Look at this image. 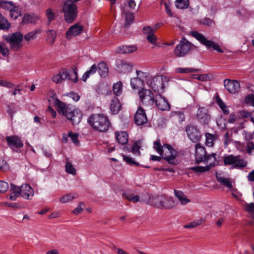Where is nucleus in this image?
Segmentation results:
<instances>
[{
  "instance_id": "obj_1",
  "label": "nucleus",
  "mask_w": 254,
  "mask_h": 254,
  "mask_svg": "<svg viewBox=\"0 0 254 254\" xmlns=\"http://www.w3.org/2000/svg\"><path fill=\"white\" fill-rule=\"evenodd\" d=\"M53 98L54 99V104L60 115L66 117L72 125H77L80 122L82 114L79 109L73 108L71 105L63 102L58 98H55L54 95Z\"/></svg>"
},
{
  "instance_id": "obj_2",
  "label": "nucleus",
  "mask_w": 254,
  "mask_h": 254,
  "mask_svg": "<svg viewBox=\"0 0 254 254\" xmlns=\"http://www.w3.org/2000/svg\"><path fill=\"white\" fill-rule=\"evenodd\" d=\"M88 123L93 129L99 132H106L111 126V123L107 116L102 114L91 115Z\"/></svg>"
},
{
  "instance_id": "obj_3",
  "label": "nucleus",
  "mask_w": 254,
  "mask_h": 254,
  "mask_svg": "<svg viewBox=\"0 0 254 254\" xmlns=\"http://www.w3.org/2000/svg\"><path fill=\"white\" fill-rule=\"evenodd\" d=\"M149 202L152 205L161 209H172L178 203L172 197L165 195H158L150 198Z\"/></svg>"
},
{
  "instance_id": "obj_4",
  "label": "nucleus",
  "mask_w": 254,
  "mask_h": 254,
  "mask_svg": "<svg viewBox=\"0 0 254 254\" xmlns=\"http://www.w3.org/2000/svg\"><path fill=\"white\" fill-rule=\"evenodd\" d=\"M62 11L64 13V18L68 23H73L76 19L78 14L77 7L72 0H66L64 3Z\"/></svg>"
},
{
  "instance_id": "obj_5",
  "label": "nucleus",
  "mask_w": 254,
  "mask_h": 254,
  "mask_svg": "<svg viewBox=\"0 0 254 254\" xmlns=\"http://www.w3.org/2000/svg\"><path fill=\"white\" fill-rule=\"evenodd\" d=\"M2 38L10 44V48L12 51H18L23 47L21 42L24 37L20 32H16L8 35H3Z\"/></svg>"
},
{
  "instance_id": "obj_6",
  "label": "nucleus",
  "mask_w": 254,
  "mask_h": 254,
  "mask_svg": "<svg viewBox=\"0 0 254 254\" xmlns=\"http://www.w3.org/2000/svg\"><path fill=\"white\" fill-rule=\"evenodd\" d=\"M192 46L193 45L185 37H183L174 50L175 55L177 57L186 56L189 53Z\"/></svg>"
},
{
  "instance_id": "obj_7",
  "label": "nucleus",
  "mask_w": 254,
  "mask_h": 254,
  "mask_svg": "<svg viewBox=\"0 0 254 254\" xmlns=\"http://www.w3.org/2000/svg\"><path fill=\"white\" fill-rule=\"evenodd\" d=\"M163 148V154L161 155L162 158L170 164L176 165L177 163L175 159L178 155L177 151L169 144H164Z\"/></svg>"
},
{
  "instance_id": "obj_8",
  "label": "nucleus",
  "mask_w": 254,
  "mask_h": 254,
  "mask_svg": "<svg viewBox=\"0 0 254 254\" xmlns=\"http://www.w3.org/2000/svg\"><path fill=\"white\" fill-rule=\"evenodd\" d=\"M185 130L188 137L191 141L197 143L200 141L202 134L197 126L188 125L186 126Z\"/></svg>"
},
{
  "instance_id": "obj_9",
  "label": "nucleus",
  "mask_w": 254,
  "mask_h": 254,
  "mask_svg": "<svg viewBox=\"0 0 254 254\" xmlns=\"http://www.w3.org/2000/svg\"><path fill=\"white\" fill-rule=\"evenodd\" d=\"M147 85L155 93L163 92L165 86L163 79L159 76H155L151 79L150 81L148 80Z\"/></svg>"
},
{
  "instance_id": "obj_10",
  "label": "nucleus",
  "mask_w": 254,
  "mask_h": 254,
  "mask_svg": "<svg viewBox=\"0 0 254 254\" xmlns=\"http://www.w3.org/2000/svg\"><path fill=\"white\" fill-rule=\"evenodd\" d=\"M138 95L140 101L143 104H153V100L155 98L151 90L142 88L138 91Z\"/></svg>"
},
{
  "instance_id": "obj_11",
  "label": "nucleus",
  "mask_w": 254,
  "mask_h": 254,
  "mask_svg": "<svg viewBox=\"0 0 254 254\" xmlns=\"http://www.w3.org/2000/svg\"><path fill=\"white\" fill-rule=\"evenodd\" d=\"M154 103L157 108L160 110L168 111L170 109V105L168 100L160 94L155 96L153 100V104Z\"/></svg>"
},
{
  "instance_id": "obj_12",
  "label": "nucleus",
  "mask_w": 254,
  "mask_h": 254,
  "mask_svg": "<svg viewBox=\"0 0 254 254\" xmlns=\"http://www.w3.org/2000/svg\"><path fill=\"white\" fill-rule=\"evenodd\" d=\"M196 118L200 124L205 125L209 123L211 118L208 109L204 107H200L197 110Z\"/></svg>"
},
{
  "instance_id": "obj_13",
  "label": "nucleus",
  "mask_w": 254,
  "mask_h": 254,
  "mask_svg": "<svg viewBox=\"0 0 254 254\" xmlns=\"http://www.w3.org/2000/svg\"><path fill=\"white\" fill-rule=\"evenodd\" d=\"M5 140L8 146L12 150L20 148L23 146V143L19 136L17 135H10L6 136Z\"/></svg>"
},
{
  "instance_id": "obj_14",
  "label": "nucleus",
  "mask_w": 254,
  "mask_h": 254,
  "mask_svg": "<svg viewBox=\"0 0 254 254\" xmlns=\"http://www.w3.org/2000/svg\"><path fill=\"white\" fill-rule=\"evenodd\" d=\"M224 85L226 89L231 94L238 93L240 88V85L236 80L226 79L224 80Z\"/></svg>"
},
{
  "instance_id": "obj_15",
  "label": "nucleus",
  "mask_w": 254,
  "mask_h": 254,
  "mask_svg": "<svg viewBox=\"0 0 254 254\" xmlns=\"http://www.w3.org/2000/svg\"><path fill=\"white\" fill-rule=\"evenodd\" d=\"M206 156V152L204 147L201 146L199 143L195 145V163L199 164L202 161L205 162V158Z\"/></svg>"
},
{
  "instance_id": "obj_16",
  "label": "nucleus",
  "mask_w": 254,
  "mask_h": 254,
  "mask_svg": "<svg viewBox=\"0 0 254 254\" xmlns=\"http://www.w3.org/2000/svg\"><path fill=\"white\" fill-rule=\"evenodd\" d=\"M147 121L145 110L141 107H139L134 115V122L138 125H142Z\"/></svg>"
},
{
  "instance_id": "obj_17",
  "label": "nucleus",
  "mask_w": 254,
  "mask_h": 254,
  "mask_svg": "<svg viewBox=\"0 0 254 254\" xmlns=\"http://www.w3.org/2000/svg\"><path fill=\"white\" fill-rule=\"evenodd\" d=\"M83 30V26L78 23H76L71 26L66 32V38L70 39L71 36H76L80 34Z\"/></svg>"
},
{
  "instance_id": "obj_18",
  "label": "nucleus",
  "mask_w": 254,
  "mask_h": 254,
  "mask_svg": "<svg viewBox=\"0 0 254 254\" xmlns=\"http://www.w3.org/2000/svg\"><path fill=\"white\" fill-rule=\"evenodd\" d=\"M116 64L121 72L128 73L132 68V65L126 61L122 60H118L116 61Z\"/></svg>"
},
{
  "instance_id": "obj_19",
  "label": "nucleus",
  "mask_w": 254,
  "mask_h": 254,
  "mask_svg": "<svg viewBox=\"0 0 254 254\" xmlns=\"http://www.w3.org/2000/svg\"><path fill=\"white\" fill-rule=\"evenodd\" d=\"M110 108L112 114L116 115L122 109V105L117 97H114L111 101Z\"/></svg>"
},
{
  "instance_id": "obj_20",
  "label": "nucleus",
  "mask_w": 254,
  "mask_h": 254,
  "mask_svg": "<svg viewBox=\"0 0 254 254\" xmlns=\"http://www.w3.org/2000/svg\"><path fill=\"white\" fill-rule=\"evenodd\" d=\"M34 191L31 186L27 184L22 185L21 196L27 199H30V197L33 196Z\"/></svg>"
},
{
  "instance_id": "obj_21",
  "label": "nucleus",
  "mask_w": 254,
  "mask_h": 254,
  "mask_svg": "<svg viewBox=\"0 0 254 254\" xmlns=\"http://www.w3.org/2000/svg\"><path fill=\"white\" fill-rule=\"evenodd\" d=\"M136 50V46L123 45L118 47L116 50V52L120 54H127L135 52Z\"/></svg>"
},
{
  "instance_id": "obj_22",
  "label": "nucleus",
  "mask_w": 254,
  "mask_h": 254,
  "mask_svg": "<svg viewBox=\"0 0 254 254\" xmlns=\"http://www.w3.org/2000/svg\"><path fill=\"white\" fill-rule=\"evenodd\" d=\"M97 66L98 73L102 77H105L108 75V67L105 62H100Z\"/></svg>"
},
{
  "instance_id": "obj_23",
  "label": "nucleus",
  "mask_w": 254,
  "mask_h": 254,
  "mask_svg": "<svg viewBox=\"0 0 254 254\" xmlns=\"http://www.w3.org/2000/svg\"><path fill=\"white\" fill-rule=\"evenodd\" d=\"M116 138L118 143L122 145L127 144L128 140V134L126 131L116 132Z\"/></svg>"
},
{
  "instance_id": "obj_24",
  "label": "nucleus",
  "mask_w": 254,
  "mask_h": 254,
  "mask_svg": "<svg viewBox=\"0 0 254 254\" xmlns=\"http://www.w3.org/2000/svg\"><path fill=\"white\" fill-rule=\"evenodd\" d=\"M130 85L133 89L138 90L140 88H143L144 82L140 77H136L131 78Z\"/></svg>"
},
{
  "instance_id": "obj_25",
  "label": "nucleus",
  "mask_w": 254,
  "mask_h": 254,
  "mask_svg": "<svg viewBox=\"0 0 254 254\" xmlns=\"http://www.w3.org/2000/svg\"><path fill=\"white\" fill-rule=\"evenodd\" d=\"M174 195L178 198L182 205H186L190 202V200L187 197L186 195L181 190H175Z\"/></svg>"
},
{
  "instance_id": "obj_26",
  "label": "nucleus",
  "mask_w": 254,
  "mask_h": 254,
  "mask_svg": "<svg viewBox=\"0 0 254 254\" xmlns=\"http://www.w3.org/2000/svg\"><path fill=\"white\" fill-rule=\"evenodd\" d=\"M38 17L34 14L25 13L22 18V23L23 24L35 23Z\"/></svg>"
},
{
  "instance_id": "obj_27",
  "label": "nucleus",
  "mask_w": 254,
  "mask_h": 254,
  "mask_svg": "<svg viewBox=\"0 0 254 254\" xmlns=\"http://www.w3.org/2000/svg\"><path fill=\"white\" fill-rule=\"evenodd\" d=\"M9 11L10 12V17L14 20L21 15V8L19 7V5H16L14 3L9 9Z\"/></svg>"
},
{
  "instance_id": "obj_28",
  "label": "nucleus",
  "mask_w": 254,
  "mask_h": 254,
  "mask_svg": "<svg viewBox=\"0 0 254 254\" xmlns=\"http://www.w3.org/2000/svg\"><path fill=\"white\" fill-rule=\"evenodd\" d=\"M47 37L46 39L48 44L53 45L55 42L57 37V32L54 30H49L47 32Z\"/></svg>"
},
{
  "instance_id": "obj_29",
  "label": "nucleus",
  "mask_w": 254,
  "mask_h": 254,
  "mask_svg": "<svg viewBox=\"0 0 254 254\" xmlns=\"http://www.w3.org/2000/svg\"><path fill=\"white\" fill-rule=\"evenodd\" d=\"M97 71V66L94 64H93L90 69L86 71L81 77V80L85 82L87 79L90 77V75L94 74Z\"/></svg>"
},
{
  "instance_id": "obj_30",
  "label": "nucleus",
  "mask_w": 254,
  "mask_h": 254,
  "mask_svg": "<svg viewBox=\"0 0 254 254\" xmlns=\"http://www.w3.org/2000/svg\"><path fill=\"white\" fill-rule=\"evenodd\" d=\"M240 158V156H234L232 154L226 156L224 157L223 162L225 166L234 165L236 163V158Z\"/></svg>"
},
{
  "instance_id": "obj_31",
  "label": "nucleus",
  "mask_w": 254,
  "mask_h": 254,
  "mask_svg": "<svg viewBox=\"0 0 254 254\" xmlns=\"http://www.w3.org/2000/svg\"><path fill=\"white\" fill-rule=\"evenodd\" d=\"M191 35L199 41L203 45H205L208 40L203 35L196 31H191Z\"/></svg>"
},
{
  "instance_id": "obj_32",
  "label": "nucleus",
  "mask_w": 254,
  "mask_h": 254,
  "mask_svg": "<svg viewBox=\"0 0 254 254\" xmlns=\"http://www.w3.org/2000/svg\"><path fill=\"white\" fill-rule=\"evenodd\" d=\"M205 46L207 47V49L212 48L213 50L217 51L219 53H223L224 52L223 50L220 48L219 45L217 43H216L212 41L208 40L205 44Z\"/></svg>"
},
{
  "instance_id": "obj_33",
  "label": "nucleus",
  "mask_w": 254,
  "mask_h": 254,
  "mask_svg": "<svg viewBox=\"0 0 254 254\" xmlns=\"http://www.w3.org/2000/svg\"><path fill=\"white\" fill-rule=\"evenodd\" d=\"M11 25L1 13H0V29L8 30L10 27Z\"/></svg>"
},
{
  "instance_id": "obj_34",
  "label": "nucleus",
  "mask_w": 254,
  "mask_h": 254,
  "mask_svg": "<svg viewBox=\"0 0 254 254\" xmlns=\"http://www.w3.org/2000/svg\"><path fill=\"white\" fill-rule=\"evenodd\" d=\"M123 84L121 81H118L113 84V91L116 95L115 97L120 96L122 93Z\"/></svg>"
},
{
  "instance_id": "obj_35",
  "label": "nucleus",
  "mask_w": 254,
  "mask_h": 254,
  "mask_svg": "<svg viewBox=\"0 0 254 254\" xmlns=\"http://www.w3.org/2000/svg\"><path fill=\"white\" fill-rule=\"evenodd\" d=\"M45 14L48 19L47 25L49 26L51 24V22L55 19L56 14L51 8H48L46 9Z\"/></svg>"
},
{
  "instance_id": "obj_36",
  "label": "nucleus",
  "mask_w": 254,
  "mask_h": 254,
  "mask_svg": "<svg viewBox=\"0 0 254 254\" xmlns=\"http://www.w3.org/2000/svg\"><path fill=\"white\" fill-rule=\"evenodd\" d=\"M217 181L220 182L221 185L227 187L231 190L232 188V185L231 181L228 178L223 177H216Z\"/></svg>"
},
{
  "instance_id": "obj_37",
  "label": "nucleus",
  "mask_w": 254,
  "mask_h": 254,
  "mask_svg": "<svg viewBox=\"0 0 254 254\" xmlns=\"http://www.w3.org/2000/svg\"><path fill=\"white\" fill-rule=\"evenodd\" d=\"M189 3V0H176L175 1L176 7L181 9L187 8Z\"/></svg>"
},
{
  "instance_id": "obj_38",
  "label": "nucleus",
  "mask_w": 254,
  "mask_h": 254,
  "mask_svg": "<svg viewBox=\"0 0 254 254\" xmlns=\"http://www.w3.org/2000/svg\"><path fill=\"white\" fill-rule=\"evenodd\" d=\"M14 3L11 1L0 0V8L9 11L13 5Z\"/></svg>"
},
{
  "instance_id": "obj_39",
  "label": "nucleus",
  "mask_w": 254,
  "mask_h": 254,
  "mask_svg": "<svg viewBox=\"0 0 254 254\" xmlns=\"http://www.w3.org/2000/svg\"><path fill=\"white\" fill-rule=\"evenodd\" d=\"M247 165V161H245L243 159H239V158H237L236 163H235L234 165L233 166H232V168L243 169Z\"/></svg>"
},
{
  "instance_id": "obj_40",
  "label": "nucleus",
  "mask_w": 254,
  "mask_h": 254,
  "mask_svg": "<svg viewBox=\"0 0 254 254\" xmlns=\"http://www.w3.org/2000/svg\"><path fill=\"white\" fill-rule=\"evenodd\" d=\"M75 198V195L73 193H69L64 195L60 198V201L62 203H66L71 201Z\"/></svg>"
},
{
  "instance_id": "obj_41",
  "label": "nucleus",
  "mask_w": 254,
  "mask_h": 254,
  "mask_svg": "<svg viewBox=\"0 0 254 254\" xmlns=\"http://www.w3.org/2000/svg\"><path fill=\"white\" fill-rule=\"evenodd\" d=\"M68 79L75 83L77 82L78 81V77L77 70L76 67L73 68V71L71 73H69Z\"/></svg>"
},
{
  "instance_id": "obj_42",
  "label": "nucleus",
  "mask_w": 254,
  "mask_h": 254,
  "mask_svg": "<svg viewBox=\"0 0 254 254\" xmlns=\"http://www.w3.org/2000/svg\"><path fill=\"white\" fill-rule=\"evenodd\" d=\"M153 148L160 155H162L163 154V145H161L159 140L154 142Z\"/></svg>"
},
{
  "instance_id": "obj_43",
  "label": "nucleus",
  "mask_w": 254,
  "mask_h": 254,
  "mask_svg": "<svg viewBox=\"0 0 254 254\" xmlns=\"http://www.w3.org/2000/svg\"><path fill=\"white\" fill-rule=\"evenodd\" d=\"M123 157L124 161H125L127 164L129 165H135L137 167L140 166V164L135 161L131 157L126 156L125 155H123Z\"/></svg>"
},
{
  "instance_id": "obj_44",
  "label": "nucleus",
  "mask_w": 254,
  "mask_h": 254,
  "mask_svg": "<svg viewBox=\"0 0 254 254\" xmlns=\"http://www.w3.org/2000/svg\"><path fill=\"white\" fill-rule=\"evenodd\" d=\"M202 222H203V220L201 219H198L196 220H194V221L191 222L190 223H189L188 224L185 225L184 227L186 228H188V229L194 228V227H196L201 225L202 224Z\"/></svg>"
},
{
  "instance_id": "obj_45",
  "label": "nucleus",
  "mask_w": 254,
  "mask_h": 254,
  "mask_svg": "<svg viewBox=\"0 0 254 254\" xmlns=\"http://www.w3.org/2000/svg\"><path fill=\"white\" fill-rule=\"evenodd\" d=\"M190 169L197 173H202L209 171L210 169V167L209 166L206 167L195 166L191 167Z\"/></svg>"
},
{
  "instance_id": "obj_46",
  "label": "nucleus",
  "mask_w": 254,
  "mask_h": 254,
  "mask_svg": "<svg viewBox=\"0 0 254 254\" xmlns=\"http://www.w3.org/2000/svg\"><path fill=\"white\" fill-rule=\"evenodd\" d=\"M206 137V144L207 145L212 146L213 145V140L215 138V136L214 134L207 132L205 133Z\"/></svg>"
},
{
  "instance_id": "obj_47",
  "label": "nucleus",
  "mask_w": 254,
  "mask_h": 254,
  "mask_svg": "<svg viewBox=\"0 0 254 254\" xmlns=\"http://www.w3.org/2000/svg\"><path fill=\"white\" fill-rule=\"evenodd\" d=\"M68 136L71 138V140L75 144V145H78L79 144V141L78 138V134L73 133L72 131H70L68 132Z\"/></svg>"
},
{
  "instance_id": "obj_48",
  "label": "nucleus",
  "mask_w": 254,
  "mask_h": 254,
  "mask_svg": "<svg viewBox=\"0 0 254 254\" xmlns=\"http://www.w3.org/2000/svg\"><path fill=\"white\" fill-rule=\"evenodd\" d=\"M0 54L3 56H7L9 54V49L6 47L5 44L3 42L0 43Z\"/></svg>"
},
{
  "instance_id": "obj_49",
  "label": "nucleus",
  "mask_w": 254,
  "mask_h": 254,
  "mask_svg": "<svg viewBox=\"0 0 254 254\" xmlns=\"http://www.w3.org/2000/svg\"><path fill=\"white\" fill-rule=\"evenodd\" d=\"M65 171L70 174L75 175L76 174V170L73 167L72 164L68 161L65 165Z\"/></svg>"
},
{
  "instance_id": "obj_50",
  "label": "nucleus",
  "mask_w": 254,
  "mask_h": 254,
  "mask_svg": "<svg viewBox=\"0 0 254 254\" xmlns=\"http://www.w3.org/2000/svg\"><path fill=\"white\" fill-rule=\"evenodd\" d=\"M198 70L194 68L179 67L176 69V72L179 73H190L197 71Z\"/></svg>"
},
{
  "instance_id": "obj_51",
  "label": "nucleus",
  "mask_w": 254,
  "mask_h": 254,
  "mask_svg": "<svg viewBox=\"0 0 254 254\" xmlns=\"http://www.w3.org/2000/svg\"><path fill=\"white\" fill-rule=\"evenodd\" d=\"M38 33L37 31H32L26 34L24 37V39L27 41H30L35 38L36 34Z\"/></svg>"
},
{
  "instance_id": "obj_52",
  "label": "nucleus",
  "mask_w": 254,
  "mask_h": 254,
  "mask_svg": "<svg viewBox=\"0 0 254 254\" xmlns=\"http://www.w3.org/2000/svg\"><path fill=\"white\" fill-rule=\"evenodd\" d=\"M134 19V16L131 12H127L126 14V22L125 25H129L133 21Z\"/></svg>"
},
{
  "instance_id": "obj_53",
  "label": "nucleus",
  "mask_w": 254,
  "mask_h": 254,
  "mask_svg": "<svg viewBox=\"0 0 254 254\" xmlns=\"http://www.w3.org/2000/svg\"><path fill=\"white\" fill-rule=\"evenodd\" d=\"M154 31L150 32V33H148L147 36L146 37L147 40L151 43V44H155L156 42V37L154 35Z\"/></svg>"
},
{
  "instance_id": "obj_54",
  "label": "nucleus",
  "mask_w": 254,
  "mask_h": 254,
  "mask_svg": "<svg viewBox=\"0 0 254 254\" xmlns=\"http://www.w3.org/2000/svg\"><path fill=\"white\" fill-rule=\"evenodd\" d=\"M8 169V165L6 161L3 159H0V170L6 171Z\"/></svg>"
},
{
  "instance_id": "obj_55",
  "label": "nucleus",
  "mask_w": 254,
  "mask_h": 254,
  "mask_svg": "<svg viewBox=\"0 0 254 254\" xmlns=\"http://www.w3.org/2000/svg\"><path fill=\"white\" fill-rule=\"evenodd\" d=\"M8 189V185L7 183L4 181L0 182V193L6 192Z\"/></svg>"
},
{
  "instance_id": "obj_56",
  "label": "nucleus",
  "mask_w": 254,
  "mask_h": 254,
  "mask_svg": "<svg viewBox=\"0 0 254 254\" xmlns=\"http://www.w3.org/2000/svg\"><path fill=\"white\" fill-rule=\"evenodd\" d=\"M0 85L3 87H6L8 88H12L14 87V84L10 81H7L1 80L0 83Z\"/></svg>"
},
{
  "instance_id": "obj_57",
  "label": "nucleus",
  "mask_w": 254,
  "mask_h": 254,
  "mask_svg": "<svg viewBox=\"0 0 254 254\" xmlns=\"http://www.w3.org/2000/svg\"><path fill=\"white\" fill-rule=\"evenodd\" d=\"M11 190L12 191L15 192L17 194H19L20 195H21L22 186H21V187H19L16 186L13 184H11Z\"/></svg>"
},
{
  "instance_id": "obj_58",
  "label": "nucleus",
  "mask_w": 254,
  "mask_h": 254,
  "mask_svg": "<svg viewBox=\"0 0 254 254\" xmlns=\"http://www.w3.org/2000/svg\"><path fill=\"white\" fill-rule=\"evenodd\" d=\"M59 72L64 80L68 78L69 73L66 68H62L60 70Z\"/></svg>"
},
{
  "instance_id": "obj_59",
  "label": "nucleus",
  "mask_w": 254,
  "mask_h": 254,
  "mask_svg": "<svg viewBox=\"0 0 254 254\" xmlns=\"http://www.w3.org/2000/svg\"><path fill=\"white\" fill-rule=\"evenodd\" d=\"M52 79L56 83H60L63 80H64L60 72H59L57 75H54L52 77Z\"/></svg>"
},
{
  "instance_id": "obj_60",
  "label": "nucleus",
  "mask_w": 254,
  "mask_h": 254,
  "mask_svg": "<svg viewBox=\"0 0 254 254\" xmlns=\"http://www.w3.org/2000/svg\"><path fill=\"white\" fill-rule=\"evenodd\" d=\"M245 209L247 212L250 213L254 212V203L246 204Z\"/></svg>"
},
{
  "instance_id": "obj_61",
  "label": "nucleus",
  "mask_w": 254,
  "mask_h": 254,
  "mask_svg": "<svg viewBox=\"0 0 254 254\" xmlns=\"http://www.w3.org/2000/svg\"><path fill=\"white\" fill-rule=\"evenodd\" d=\"M253 150H254V143L252 141H249L246 146L247 152L250 154Z\"/></svg>"
},
{
  "instance_id": "obj_62",
  "label": "nucleus",
  "mask_w": 254,
  "mask_h": 254,
  "mask_svg": "<svg viewBox=\"0 0 254 254\" xmlns=\"http://www.w3.org/2000/svg\"><path fill=\"white\" fill-rule=\"evenodd\" d=\"M245 132V138L247 141H250L254 138V135L251 132H248L244 131Z\"/></svg>"
},
{
  "instance_id": "obj_63",
  "label": "nucleus",
  "mask_w": 254,
  "mask_h": 254,
  "mask_svg": "<svg viewBox=\"0 0 254 254\" xmlns=\"http://www.w3.org/2000/svg\"><path fill=\"white\" fill-rule=\"evenodd\" d=\"M139 148L140 146L137 144V143H134L132 147V152L134 154L136 153H139Z\"/></svg>"
},
{
  "instance_id": "obj_64",
  "label": "nucleus",
  "mask_w": 254,
  "mask_h": 254,
  "mask_svg": "<svg viewBox=\"0 0 254 254\" xmlns=\"http://www.w3.org/2000/svg\"><path fill=\"white\" fill-rule=\"evenodd\" d=\"M246 99L247 101L251 102V104L254 107V94H251L248 95Z\"/></svg>"
}]
</instances>
